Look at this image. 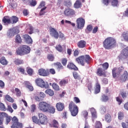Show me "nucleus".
<instances>
[{"mask_svg": "<svg viewBox=\"0 0 128 128\" xmlns=\"http://www.w3.org/2000/svg\"><path fill=\"white\" fill-rule=\"evenodd\" d=\"M100 92V83H98V82H97L95 86L94 94H99V92Z\"/></svg>", "mask_w": 128, "mask_h": 128, "instance_id": "23", "label": "nucleus"}, {"mask_svg": "<svg viewBox=\"0 0 128 128\" xmlns=\"http://www.w3.org/2000/svg\"><path fill=\"white\" fill-rule=\"evenodd\" d=\"M73 76L75 80H80V76L76 72H73Z\"/></svg>", "mask_w": 128, "mask_h": 128, "instance_id": "47", "label": "nucleus"}, {"mask_svg": "<svg viewBox=\"0 0 128 128\" xmlns=\"http://www.w3.org/2000/svg\"><path fill=\"white\" fill-rule=\"evenodd\" d=\"M67 84H68V81L66 80H63L60 82L59 84L60 86H64Z\"/></svg>", "mask_w": 128, "mask_h": 128, "instance_id": "35", "label": "nucleus"}, {"mask_svg": "<svg viewBox=\"0 0 128 128\" xmlns=\"http://www.w3.org/2000/svg\"><path fill=\"white\" fill-rule=\"evenodd\" d=\"M67 68L73 70H78V68L74 63L70 62L67 65Z\"/></svg>", "mask_w": 128, "mask_h": 128, "instance_id": "17", "label": "nucleus"}, {"mask_svg": "<svg viewBox=\"0 0 128 128\" xmlns=\"http://www.w3.org/2000/svg\"><path fill=\"white\" fill-rule=\"evenodd\" d=\"M32 120L34 124H40V119L38 118L36 116H32Z\"/></svg>", "mask_w": 128, "mask_h": 128, "instance_id": "42", "label": "nucleus"}, {"mask_svg": "<svg viewBox=\"0 0 128 128\" xmlns=\"http://www.w3.org/2000/svg\"><path fill=\"white\" fill-rule=\"evenodd\" d=\"M5 100L7 102H14V99L10 95L8 94L5 96Z\"/></svg>", "mask_w": 128, "mask_h": 128, "instance_id": "38", "label": "nucleus"}, {"mask_svg": "<svg viewBox=\"0 0 128 128\" xmlns=\"http://www.w3.org/2000/svg\"><path fill=\"white\" fill-rule=\"evenodd\" d=\"M61 62L64 66H66L68 64V60L66 58H64L62 60Z\"/></svg>", "mask_w": 128, "mask_h": 128, "instance_id": "52", "label": "nucleus"}, {"mask_svg": "<svg viewBox=\"0 0 128 128\" xmlns=\"http://www.w3.org/2000/svg\"><path fill=\"white\" fill-rule=\"evenodd\" d=\"M100 112L102 114H104L106 112V108L104 106H102L100 108Z\"/></svg>", "mask_w": 128, "mask_h": 128, "instance_id": "61", "label": "nucleus"}, {"mask_svg": "<svg viewBox=\"0 0 128 128\" xmlns=\"http://www.w3.org/2000/svg\"><path fill=\"white\" fill-rule=\"evenodd\" d=\"M24 62L22 60L16 58L14 60V64H15L16 66H20V64H24Z\"/></svg>", "mask_w": 128, "mask_h": 128, "instance_id": "29", "label": "nucleus"}, {"mask_svg": "<svg viewBox=\"0 0 128 128\" xmlns=\"http://www.w3.org/2000/svg\"><path fill=\"white\" fill-rule=\"evenodd\" d=\"M90 112L92 114V116L93 118H96V109L94 108H90Z\"/></svg>", "mask_w": 128, "mask_h": 128, "instance_id": "32", "label": "nucleus"}, {"mask_svg": "<svg viewBox=\"0 0 128 128\" xmlns=\"http://www.w3.org/2000/svg\"><path fill=\"white\" fill-rule=\"evenodd\" d=\"M8 108L6 107V106L3 103H0V110H2V112H6Z\"/></svg>", "mask_w": 128, "mask_h": 128, "instance_id": "43", "label": "nucleus"}, {"mask_svg": "<svg viewBox=\"0 0 128 128\" xmlns=\"http://www.w3.org/2000/svg\"><path fill=\"white\" fill-rule=\"evenodd\" d=\"M2 22L4 26H8L12 24V20L8 16H4L2 20Z\"/></svg>", "mask_w": 128, "mask_h": 128, "instance_id": "14", "label": "nucleus"}, {"mask_svg": "<svg viewBox=\"0 0 128 128\" xmlns=\"http://www.w3.org/2000/svg\"><path fill=\"white\" fill-rule=\"evenodd\" d=\"M116 100L118 102V104L119 106H120V104H122V99L120 98V97H116Z\"/></svg>", "mask_w": 128, "mask_h": 128, "instance_id": "55", "label": "nucleus"}, {"mask_svg": "<svg viewBox=\"0 0 128 128\" xmlns=\"http://www.w3.org/2000/svg\"><path fill=\"white\" fill-rule=\"evenodd\" d=\"M18 72H21L22 74H24V68H22V67H20L17 68Z\"/></svg>", "mask_w": 128, "mask_h": 128, "instance_id": "54", "label": "nucleus"}, {"mask_svg": "<svg viewBox=\"0 0 128 128\" xmlns=\"http://www.w3.org/2000/svg\"><path fill=\"white\" fill-rule=\"evenodd\" d=\"M82 114L86 120H88V112L86 110H84L82 112Z\"/></svg>", "mask_w": 128, "mask_h": 128, "instance_id": "45", "label": "nucleus"}, {"mask_svg": "<svg viewBox=\"0 0 128 128\" xmlns=\"http://www.w3.org/2000/svg\"><path fill=\"white\" fill-rule=\"evenodd\" d=\"M128 80V72L127 71H124V74L120 77L119 81L120 82H124Z\"/></svg>", "mask_w": 128, "mask_h": 128, "instance_id": "13", "label": "nucleus"}, {"mask_svg": "<svg viewBox=\"0 0 128 128\" xmlns=\"http://www.w3.org/2000/svg\"><path fill=\"white\" fill-rule=\"evenodd\" d=\"M27 74H28L29 76H32L34 74V70L30 68H28L27 70Z\"/></svg>", "mask_w": 128, "mask_h": 128, "instance_id": "60", "label": "nucleus"}, {"mask_svg": "<svg viewBox=\"0 0 128 128\" xmlns=\"http://www.w3.org/2000/svg\"><path fill=\"white\" fill-rule=\"evenodd\" d=\"M77 46L79 48H84L86 46V42L84 40H81L78 42Z\"/></svg>", "mask_w": 128, "mask_h": 128, "instance_id": "20", "label": "nucleus"}, {"mask_svg": "<svg viewBox=\"0 0 128 128\" xmlns=\"http://www.w3.org/2000/svg\"><path fill=\"white\" fill-rule=\"evenodd\" d=\"M96 74L99 76H106V70L100 68H98Z\"/></svg>", "mask_w": 128, "mask_h": 128, "instance_id": "16", "label": "nucleus"}, {"mask_svg": "<svg viewBox=\"0 0 128 128\" xmlns=\"http://www.w3.org/2000/svg\"><path fill=\"white\" fill-rule=\"evenodd\" d=\"M76 14L74 10L70 8H66L64 10V14L66 16H72Z\"/></svg>", "mask_w": 128, "mask_h": 128, "instance_id": "12", "label": "nucleus"}, {"mask_svg": "<svg viewBox=\"0 0 128 128\" xmlns=\"http://www.w3.org/2000/svg\"><path fill=\"white\" fill-rule=\"evenodd\" d=\"M50 104L46 102H41L38 104V108L42 112H46Z\"/></svg>", "mask_w": 128, "mask_h": 128, "instance_id": "5", "label": "nucleus"}, {"mask_svg": "<svg viewBox=\"0 0 128 128\" xmlns=\"http://www.w3.org/2000/svg\"><path fill=\"white\" fill-rule=\"evenodd\" d=\"M111 4L113 6H117L118 4V0H112Z\"/></svg>", "mask_w": 128, "mask_h": 128, "instance_id": "50", "label": "nucleus"}, {"mask_svg": "<svg viewBox=\"0 0 128 128\" xmlns=\"http://www.w3.org/2000/svg\"><path fill=\"white\" fill-rule=\"evenodd\" d=\"M124 118V114L122 112H118V119L119 120H122Z\"/></svg>", "mask_w": 128, "mask_h": 128, "instance_id": "31", "label": "nucleus"}, {"mask_svg": "<svg viewBox=\"0 0 128 128\" xmlns=\"http://www.w3.org/2000/svg\"><path fill=\"white\" fill-rule=\"evenodd\" d=\"M102 2L105 6H108V4H110V0H102Z\"/></svg>", "mask_w": 128, "mask_h": 128, "instance_id": "63", "label": "nucleus"}, {"mask_svg": "<svg viewBox=\"0 0 128 128\" xmlns=\"http://www.w3.org/2000/svg\"><path fill=\"white\" fill-rule=\"evenodd\" d=\"M76 22L78 28H80V30L84 28V24H86V22L84 18H77Z\"/></svg>", "mask_w": 128, "mask_h": 128, "instance_id": "8", "label": "nucleus"}, {"mask_svg": "<svg viewBox=\"0 0 128 128\" xmlns=\"http://www.w3.org/2000/svg\"><path fill=\"white\" fill-rule=\"evenodd\" d=\"M95 128H102V122H100V121L96 122L95 124Z\"/></svg>", "mask_w": 128, "mask_h": 128, "instance_id": "48", "label": "nucleus"}, {"mask_svg": "<svg viewBox=\"0 0 128 128\" xmlns=\"http://www.w3.org/2000/svg\"><path fill=\"white\" fill-rule=\"evenodd\" d=\"M122 126L123 128H128V122H122Z\"/></svg>", "mask_w": 128, "mask_h": 128, "instance_id": "64", "label": "nucleus"}, {"mask_svg": "<svg viewBox=\"0 0 128 128\" xmlns=\"http://www.w3.org/2000/svg\"><path fill=\"white\" fill-rule=\"evenodd\" d=\"M39 122L41 124H44L48 122V117L44 113H38Z\"/></svg>", "mask_w": 128, "mask_h": 128, "instance_id": "9", "label": "nucleus"}, {"mask_svg": "<svg viewBox=\"0 0 128 128\" xmlns=\"http://www.w3.org/2000/svg\"><path fill=\"white\" fill-rule=\"evenodd\" d=\"M105 120H106L107 122H110L112 121V116L110 114H107L105 116Z\"/></svg>", "mask_w": 128, "mask_h": 128, "instance_id": "41", "label": "nucleus"}, {"mask_svg": "<svg viewBox=\"0 0 128 128\" xmlns=\"http://www.w3.org/2000/svg\"><path fill=\"white\" fill-rule=\"evenodd\" d=\"M46 112H49V114H54V112H56V108L54 106H52L50 104H49L48 110Z\"/></svg>", "mask_w": 128, "mask_h": 128, "instance_id": "22", "label": "nucleus"}, {"mask_svg": "<svg viewBox=\"0 0 128 128\" xmlns=\"http://www.w3.org/2000/svg\"><path fill=\"white\" fill-rule=\"evenodd\" d=\"M103 46L105 50H112L116 46V40L112 38L108 37L103 42Z\"/></svg>", "mask_w": 128, "mask_h": 128, "instance_id": "1", "label": "nucleus"}, {"mask_svg": "<svg viewBox=\"0 0 128 128\" xmlns=\"http://www.w3.org/2000/svg\"><path fill=\"white\" fill-rule=\"evenodd\" d=\"M100 66H102L104 70H108V62H104V64H100Z\"/></svg>", "mask_w": 128, "mask_h": 128, "instance_id": "49", "label": "nucleus"}, {"mask_svg": "<svg viewBox=\"0 0 128 128\" xmlns=\"http://www.w3.org/2000/svg\"><path fill=\"white\" fill-rule=\"evenodd\" d=\"M36 109V104H33L31 106V112H34V110Z\"/></svg>", "mask_w": 128, "mask_h": 128, "instance_id": "62", "label": "nucleus"}, {"mask_svg": "<svg viewBox=\"0 0 128 128\" xmlns=\"http://www.w3.org/2000/svg\"><path fill=\"white\" fill-rule=\"evenodd\" d=\"M39 76H48V72L44 68H40L38 70Z\"/></svg>", "mask_w": 128, "mask_h": 128, "instance_id": "18", "label": "nucleus"}, {"mask_svg": "<svg viewBox=\"0 0 128 128\" xmlns=\"http://www.w3.org/2000/svg\"><path fill=\"white\" fill-rule=\"evenodd\" d=\"M82 4L80 0H76L74 4V8H82Z\"/></svg>", "mask_w": 128, "mask_h": 128, "instance_id": "27", "label": "nucleus"}, {"mask_svg": "<svg viewBox=\"0 0 128 128\" xmlns=\"http://www.w3.org/2000/svg\"><path fill=\"white\" fill-rule=\"evenodd\" d=\"M122 36L126 42H128V31L124 32L122 34Z\"/></svg>", "mask_w": 128, "mask_h": 128, "instance_id": "37", "label": "nucleus"}, {"mask_svg": "<svg viewBox=\"0 0 128 128\" xmlns=\"http://www.w3.org/2000/svg\"><path fill=\"white\" fill-rule=\"evenodd\" d=\"M54 66H57L59 70H64V66L60 62H55L54 64Z\"/></svg>", "mask_w": 128, "mask_h": 128, "instance_id": "39", "label": "nucleus"}, {"mask_svg": "<svg viewBox=\"0 0 128 128\" xmlns=\"http://www.w3.org/2000/svg\"><path fill=\"white\" fill-rule=\"evenodd\" d=\"M35 82L38 86H40V88H48V84H46L42 78H38L36 80Z\"/></svg>", "mask_w": 128, "mask_h": 128, "instance_id": "7", "label": "nucleus"}, {"mask_svg": "<svg viewBox=\"0 0 128 128\" xmlns=\"http://www.w3.org/2000/svg\"><path fill=\"white\" fill-rule=\"evenodd\" d=\"M92 30V26L90 25H88L87 26L86 32H90Z\"/></svg>", "mask_w": 128, "mask_h": 128, "instance_id": "53", "label": "nucleus"}, {"mask_svg": "<svg viewBox=\"0 0 128 128\" xmlns=\"http://www.w3.org/2000/svg\"><path fill=\"white\" fill-rule=\"evenodd\" d=\"M71 114L72 116H76L78 114V107H77L76 108H75L74 109H72L71 110H70Z\"/></svg>", "mask_w": 128, "mask_h": 128, "instance_id": "25", "label": "nucleus"}, {"mask_svg": "<svg viewBox=\"0 0 128 128\" xmlns=\"http://www.w3.org/2000/svg\"><path fill=\"white\" fill-rule=\"evenodd\" d=\"M102 100L103 102H108V96L104 94L102 96Z\"/></svg>", "mask_w": 128, "mask_h": 128, "instance_id": "51", "label": "nucleus"}, {"mask_svg": "<svg viewBox=\"0 0 128 128\" xmlns=\"http://www.w3.org/2000/svg\"><path fill=\"white\" fill-rule=\"evenodd\" d=\"M47 58L50 62H54V56L52 54H48L47 56Z\"/></svg>", "mask_w": 128, "mask_h": 128, "instance_id": "40", "label": "nucleus"}, {"mask_svg": "<svg viewBox=\"0 0 128 128\" xmlns=\"http://www.w3.org/2000/svg\"><path fill=\"white\" fill-rule=\"evenodd\" d=\"M120 94L122 96V98L124 100H126V98H128V94L124 90L121 91L120 92Z\"/></svg>", "mask_w": 128, "mask_h": 128, "instance_id": "33", "label": "nucleus"}, {"mask_svg": "<svg viewBox=\"0 0 128 128\" xmlns=\"http://www.w3.org/2000/svg\"><path fill=\"white\" fill-rule=\"evenodd\" d=\"M15 92H16V96H20L21 92L20 89H18V88H16Z\"/></svg>", "mask_w": 128, "mask_h": 128, "instance_id": "59", "label": "nucleus"}, {"mask_svg": "<svg viewBox=\"0 0 128 128\" xmlns=\"http://www.w3.org/2000/svg\"><path fill=\"white\" fill-rule=\"evenodd\" d=\"M24 40L26 41V42L28 44H32V38H30L28 34H25L24 36Z\"/></svg>", "mask_w": 128, "mask_h": 128, "instance_id": "19", "label": "nucleus"}, {"mask_svg": "<svg viewBox=\"0 0 128 128\" xmlns=\"http://www.w3.org/2000/svg\"><path fill=\"white\" fill-rule=\"evenodd\" d=\"M76 61L78 64H80L81 66H84L86 64H90L92 62V58L88 54L81 56L76 58Z\"/></svg>", "mask_w": 128, "mask_h": 128, "instance_id": "2", "label": "nucleus"}, {"mask_svg": "<svg viewBox=\"0 0 128 128\" xmlns=\"http://www.w3.org/2000/svg\"><path fill=\"white\" fill-rule=\"evenodd\" d=\"M50 128H60V124H58V120H54L52 121V124H50Z\"/></svg>", "mask_w": 128, "mask_h": 128, "instance_id": "26", "label": "nucleus"}, {"mask_svg": "<svg viewBox=\"0 0 128 128\" xmlns=\"http://www.w3.org/2000/svg\"><path fill=\"white\" fill-rule=\"evenodd\" d=\"M119 60H122V58H128V46L126 47L125 48L122 50L120 54L118 56Z\"/></svg>", "mask_w": 128, "mask_h": 128, "instance_id": "10", "label": "nucleus"}, {"mask_svg": "<svg viewBox=\"0 0 128 128\" xmlns=\"http://www.w3.org/2000/svg\"><path fill=\"white\" fill-rule=\"evenodd\" d=\"M16 52L18 56L28 54L30 52V48L26 45H22L20 47V50L16 51Z\"/></svg>", "mask_w": 128, "mask_h": 128, "instance_id": "3", "label": "nucleus"}, {"mask_svg": "<svg viewBox=\"0 0 128 128\" xmlns=\"http://www.w3.org/2000/svg\"><path fill=\"white\" fill-rule=\"evenodd\" d=\"M46 10V6L41 9L40 12V16H44V14L45 12L44 10Z\"/></svg>", "mask_w": 128, "mask_h": 128, "instance_id": "57", "label": "nucleus"}, {"mask_svg": "<svg viewBox=\"0 0 128 128\" xmlns=\"http://www.w3.org/2000/svg\"><path fill=\"white\" fill-rule=\"evenodd\" d=\"M22 38L20 34H17L15 37V42L16 44H22Z\"/></svg>", "mask_w": 128, "mask_h": 128, "instance_id": "30", "label": "nucleus"}, {"mask_svg": "<svg viewBox=\"0 0 128 128\" xmlns=\"http://www.w3.org/2000/svg\"><path fill=\"white\" fill-rule=\"evenodd\" d=\"M72 1L70 0H65L64 2V6L68 8H70L72 6Z\"/></svg>", "mask_w": 128, "mask_h": 128, "instance_id": "34", "label": "nucleus"}, {"mask_svg": "<svg viewBox=\"0 0 128 128\" xmlns=\"http://www.w3.org/2000/svg\"><path fill=\"white\" fill-rule=\"evenodd\" d=\"M12 126L11 128H22L24 126L22 123L18 122V119L16 116H14L12 120Z\"/></svg>", "mask_w": 128, "mask_h": 128, "instance_id": "4", "label": "nucleus"}, {"mask_svg": "<svg viewBox=\"0 0 128 128\" xmlns=\"http://www.w3.org/2000/svg\"><path fill=\"white\" fill-rule=\"evenodd\" d=\"M124 70V66H121L118 68H114L112 70V76L114 78H116L118 76H120V72H122V70Z\"/></svg>", "mask_w": 128, "mask_h": 128, "instance_id": "6", "label": "nucleus"}, {"mask_svg": "<svg viewBox=\"0 0 128 128\" xmlns=\"http://www.w3.org/2000/svg\"><path fill=\"white\" fill-rule=\"evenodd\" d=\"M50 34L52 38H56V40L58 38V32L54 28L52 27L50 28Z\"/></svg>", "mask_w": 128, "mask_h": 128, "instance_id": "11", "label": "nucleus"}, {"mask_svg": "<svg viewBox=\"0 0 128 128\" xmlns=\"http://www.w3.org/2000/svg\"><path fill=\"white\" fill-rule=\"evenodd\" d=\"M56 108L58 112H62L64 110V104L59 102L56 104Z\"/></svg>", "mask_w": 128, "mask_h": 128, "instance_id": "15", "label": "nucleus"}, {"mask_svg": "<svg viewBox=\"0 0 128 128\" xmlns=\"http://www.w3.org/2000/svg\"><path fill=\"white\" fill-rule=\"evenodd\" d=\"M0 64H1L2 66H8V62L7 60L6 59L5 56H2L1 58H0Z\"/></svg>", "mask_w": 128, "mask_h": 128, "instance_id": "24", "label": "nucleus"}, {"mask_svg": "<svg viewBox=\"0 0 128 128\" xmlns=\"http://www.w3.org/2000/svg\"><path fill=\"white\" fill-rule=\"evenodd\" d=\"M23 14H24V16H28V14H30V12H28V10L24 9L23 10Z\"/></svg>", "mask_w": 128, "mask_h": 128, "instance_id": "56", "label": "nucleus"}, {"mask_svg": "<svg viewBox=\"0 0 128 128\" xmlns=\"http://www.w3.org/2000/svg\"><path fill=\"white\" fill-rule=\"evenodd\" d=\"M12 24H16L18 22V18L16 16H12Z\"/></svg>", "mask_w": 128, "mask_h": 128, "instance_id": "46", "label": "nucleus"}, {"mask_svg": "<svg viewBox=\"0 0 128 128\" xmlns=\"http://www.w3.org/2000/svg\"><path fill=\"white\" fill-rule=\"evenodd\" d=\"M76 108H78V106L76 104H74V102L72 101L70 102L68 106V109L70 110Z\"/></svg>", "mask_w": 128, "mask_h": 128, "instance_id": "28", "label": "nucleus"}, {"mask_svg": "<svg viewBox=\"0 0 128 128\" xmlns=\"http://www.w3.org/2000/svg\"><path fill=\"white\" fill-rule=\"evenodd\" d=\"M56 48L58 52H62V46L60 45H58L56 46Z\"/></svg>", "mask_w": 128, "mask_h": 128, "instance_id": "58", "label": "nucleus"}, {"mask_svg": "<svg viewBox=\"0 0 128 128\" xmlns=\"http://www.w3.org/2000/svg\"><path fill=\"white\" fill-rule=\"evenodd\" d=\"M52 88L54 90H60V86H58L56 83H53L52 84Z\"/></svg>", "mask_w": 128, "mask_h": 128, "instance_id": "44", "label": "nucleus"}, {"mask_svg": "<svg viewBox=\"0 0 128 128\" xmlns=\"http://www.w3.org/2000/svg\"><path fill=\"white\" fill-rule=\"evenodd\" d=\"M24 2H29L30 6H36V0H23Z\"/></svg>", "mask_w": 128, "mask_h": 128, "instance_id": "21", "label": "nucleus"}, {"mask_svg": "<svg viewBox=\"0 0 128 128\" xmlns=\"http://www.w3.org/2000/svg\"><path fill=\"white\" fill-rule=\"evenodd\" d=\"M46 94H49L50 96H52L54 94V90H52L51 89H47L45 91Z\"/></svg>", "mask_w": 128, "mask_h": 128, "instance_id": "36", "label": "nucleus"}]
</instances>
